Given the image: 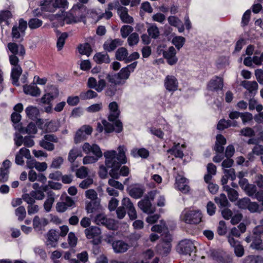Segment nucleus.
I'll return each mask as SVG.
<instances>
[{"mask_svg": "<svg viewBox=\"0 0 263 263\" xmlns=\"http://www.w3.org/2000/svg\"><path fill=\"white\" fill-rule=\"evenodd\" d=\"M116 179L111 178L108 180V184L112 187L117 189L123 191L124 190L123 185L120 182L115 180Z\"/></svg>", "mask_w": 263, "mask_h": 263, "instance_id": "nucleus-59", "label": "nucleus"}, {"mask_svg": "<svg viewBox=\"0 0 263 263\" xmlns=\"http://www.w3.org/2000/svg\"><path fill=\"white\" fill-rule=\"evenodd\" d=\"M242 263H263V258L259 256L249 255L243 259Z\"/></svg>", "mask_w": 263, "mask_h": 263, "instance_id": "nucleus-43", "label": "nucleus"}, {"mask_svg": "<svg viewBox=\"0 0 263 263\" xmlns=\"http://www.w3.org/2000/svg\"><path fill=\"white\" fill-rule=\"evenodd\" d=\"M223 86V79L220 77H216L215 79L211 80L209 82L208 88L210 90H218L222 89Z\"/></svg>", "mask_w": 263, "mask_h": 263, "instance_id": "nucleus-22", "label": "nucleus"}, {"mask_svg": "<svg viewBox=\"0 0 263 263\" xmlns=\"http://www.w3.org/2000/svg\"><path fill=\"white\" fill-rule=\"evenodd\" d=\"M112 247L116 253H123L128 250L129 246L122 240H117L112 242Z\"/></svg>", "mask_w": 263, "mask_h": 263, "instance_id": "nucleus-18", "label": "nucleus"}, {"mask_svg": "<svg viewBox=\"0 0 263 263\" xmlns=\"http://www.w3.org/2000/svg\"><path fill=\"white\" fill-rule=\"evenodd\" d=\"M155 197V193L150 192L144 198L138 202L139 208L144 212L147 214H152L155 212V208L152 206L151 200H153Z\"/></svg>", "mask_w": 263, "mask_h": 263, "instance_id": "nucleus-2", "label": "nucleus"}, {"mask_svg": "<svg viewBox=\"0 0 263 263\" xmlns=\"http://www.w3.org/2000/svg\"><path fill=\"white\" fill-rule=\"evenodd\" d=\"M97 93L95 91L89 89L86 92H82L80 94V98L82 100H87L97 97Z\"/></svg>", "mask_w": 263, "mask_h": 263, "instance_id": "nucleus-46", "label": "nucleus"}, {"mask_svg": "<svg viewBox=\"0 0 263 263\" xmlns=\"http://www.w3.org/2000/svg\"><path fill=\"white\" fill-rule=\"evenodd\" d=\"M48 239L46 244L48 246L55 248L57 246L59 236L55 230H50L47 234Z\"/></svg>", "mask_w": 263, "mask_h": 263, "instance_id": "nucleus-23", "label": "nucleus"}, {"mask_svg": "<svg viewBox=\"0 0 263 263\" xmlns=\"http://www.w3.org/2000/svg\"><path fill=\"white\" fill-rule=\"evenodd\" d=\"M137 64V62H134L126 67L122 68L119 72L117 73L120 80L123 82V85L125 83V81L128 79L131 71H133L135 68Z\"/></svg>", "mask_w": 263, "mask_h": 263, "instance_id": "nucleus-10", "label": "nucleus"}, {"mask_svg": "<svg viewBox=\"0 0 263 263\" xmlns=\"http://www.w3.org/2000/svg\"><path fill=\"white\" fill-rule=\"evenodd\" d=\"M196 249L193 242L189 239L182 240L178 245V251L180 254L184 255L191 254Z\"/></svg>", "mask_w": 263, "mask_h": 263, "instance_id": "nucleus-7", "label": "nucleus"}, {"mask_svg": "<svg viewBox=\"0 0 263 263\" xmlns=\"http://www.w3.org/2000/svg\"><path fill=\"white\" fill-rule=\"evenodd\" d=\"M133 31V28L128 25H124L121 29V35L123 38H126Z\"/></svg>", "mask_w": 263, "mask_h": 263, "instance_id": "nucleus-58", "label": "nucleus"}, {"mask_svg": "<svg viewBox=\"0 0 263 263\" xmlns=\"http://www.w3.org/2000/svg\"><path fill=\"white\" fill-rule=\"evenodd\" d=\"M95 222L97 224H102L109 229H113L115 226L113 220L107 219L105 216L102 214H98L96 216Z\"/></svg>", "mask_w": 263, "mask_h": 263, "instance_id": "nucleus-12", "label": "nucleus"}, {"mask_svg": "<svg viewBox=\"0 0 263 263\" xmlns=\"http://www.w3.org/2000/svg\"><path fill=\"white\" fill-rule=\"evenodd\" d=\"M117 86L112 84L109 85L105 90V95L108 97L115 96L117 91Z\"/></svg>", "mask_w": 263, "mask_h": 263, "instance_id": "nucleus-52", "label": "nucleus"}, {"mask_svg": "<svg viewBox=\"0 0 263 263\" xmlns=\"http://www.w3.org/2000/svg\"><path fill=\"white\" fill-rule=\"evenodd\" d=\"M23 90L25 93L33 97H37L40 95L41 91L35 83H31L23 86Z\"/></svg>", "mask_w": 263, "mask_h": 263, "instance_id": "nucleus-21", "label": "nucleus"}, {"mask_svg": "<svg viewBox=\"0 0 263 263\" xmlns=\"http://www.w3.org/2000/svg\"><path fill=\"white\" fill-rule=\"evenodd\" d=\"M42 25V21L38 18H31L29 21L28 26L31 29H36Z\"/></svg>", "mask_w": 263, "mask_h": 263, "instance_id": "nucleus-49", "label": "nucleus"}, {"mask_svg": "<svg viewBox=\"0 0 263 263\" xmlns=\"http://www.w3.org/2000/svg\"><path fill=\"white\" fill-rule=\"evenodd\" d=\"M25 111L27 117L30 119L32 120L37 119L39 110L36 107L32 106H29L26 108Z\"/></svg>", "mask_w": 263, "mask_h": 263, "instance_id": "nucleus-38", "label": "nucleus"}, {"mask_svg": "<svg viewBox=\"0 0 263 263\" xmlns=\"http://www.w3.org/2000/svg\"><path fill=\"white\" fill-rule=\"evenodd\" d=\"M15 215L17 217L19 221H23L26 215V211L24 206H20L15 210Z\"/></svg>", "mask_w": 263, "mask_h": 263, "instance_id": "nucleus-44", "label": "nucleus"}, {"mask_svg": "<svg viewBox=\"0 0 263 263\" xmlns=\"http://www.w3.org/2000/svg\"><path fill=\"white\" fill-rule=\"evenodd\" d=\"M163 54L170 65H173L176 63L177 58L175 55L176 50L173 46L170 47L167 50L164 51Z\"/></svg>", "mask_w": 263, "mask_h": 263, "instance_id": "nucleus-15", "label": "nucleus"}, {"mask_svg": "<svg viewBox=\"0 0 263 263\" xmlns=\"http://www.w3.org/2000/svg\"><path fill=\"white\" fill-rule=\"evenodd\" d=\"M67 5V1H44L41 6L43 11L52 12L57 8H65Z\"/></svg>", "mask_w": 263, "mask_h": 263, "instance_id": "nucleus-3", "label": "nucleus"}, {"mask_svg": "<svg viewBox=\"0 0 263 263\" xmlns=\"http://www.w3.org/2000/svg\"><path fill=\"white\" fill-rule=\"evenodd\" d=\"M15 128L22 133L25 132L28 134H35L37 132V128L35 124L32 122L30 123L25 129L22 127L21 124L15 126Z\"/></svg>", "mask_w": 263, "mask_h": 263, "instance_id": "nucleus-28", "label": "nucleus"}, {"mask_svg": "<svg viewBox=\"0 0 263 263\" xmlns=\"http://www.w3.org/2000/svg\"><path fill=\"white\" fill-rule=\"evenodd\" d=\"M168 22L171 25L177 27L180 32L184 31V26L182 22L178 18L174 16H169L168 17Z\"/></svg>", "mask_w": 263, "mask_h": 263, "instance_id": "nucleus-31", "label": "nucleus"}, {"mask_svg": "<svg viewBox=\"0 0 263 263\" xmlns=\"http://www.w3.org/2000/svg\"><path fill=\"white\" fill-rule=\"evenodd\" d=\"M252 249L263 251V243L260 236L253 235V241L250 245Z\"/></svg>", "mask_w": 263, "mask_h": 263, "instance_id": "nucleus-37", "label": "nucleus"}, {"mask_svg": "<svg viewBox=\"0 0 263 263\" xmlns=\"http://www.w3.org/2000/svg\"><path fill=\"white\" fill-rule=\"evenodd\" d=\"M53 92H48L45 94L41 99V102L43 104H49L50 102L59 96V90L57 88L53 87Z\"/></svg>", "mask_w": 263, "mask_h": 263, "instance_id": "nucleus-24", "label": "nucleus"}, {"mask_svg": "<svg viewBox=\"0 0 263 263\" xmlns=\"http://www.w3.org/2000/svg\"><path fill=\"white\" fill-rule=\"evenodd\" d=\"M85 234L88 239H93L92 241L93 244L97 245L101 242V231L99 227L92 226L87 228L85 230Z\"/></svg>", "mask_w": 263, "mask_h": 263, "instance_id": "nucleus-6", "label": "nucleus"}, {"mask_svg": "<svg viewBox=\"0 0 263 263\" xmlns=\"http://www.w3.org/2000/svg\"><path fill=\"white\" fill-rule=\"evenodd\" d=\"M131 154L134 157L140 156L143 158H146L149 156V152L144 148H134L131 151Z\"/></svg>", "mask_w": 263, "mask_h": 263, "instance_id": "nucleus-40", "label": "nucleus"}, {"mask_svg": "<svg viewBox=\"0 0 263 263\" xmlns=\"http://www.w3.org/2000/svg\"><path fill=\"white\" fill-rule=\"evenodd\" d=\"M176 184L178 189L184 193H187L189 191L190 187L186 183V179L185 178L178 175L176 178Z\"/></svg>", "mask_w": 263, "mask_h": 263, "instance_id": "nucleus-25", "label": "nucleus"}, {"mask_svg": "<svg viewBox=\"0 0 263 263\" xmlns=\"http://www.w3.org/2000/svg\"><path fill=\"white\" fill-rule=\"evenodd\" d=\"M166 89L170 91H174L178 87V81L176 78L173 76H167L164 81Z\"/></svg>", "mask_w": 263, "mask_h": 263, "instance_id": "nucleus-17", "label": "nucleus"}, {"mask_svg": "<svg viewBox=\"0 0 263 263\" xmlns=\"http://www.w3.org/2000/svg\"><path fill=\"white\" fill-rule=\"evenodd\" d=\"M23 157L26 158H30L31 155L28 149L23 147L21 148L18 153L15 156V161L17 165H23L24 164Z\"/></svg>", "mask_w": 263, "mask_h": 263, "instance_id": "nucleus-14", "label": "nucleus"}, {"mask_svg": "<svg viewBox=\"0 0 263 263\" xmlns=\"http://www.w3.org/2000/svg\"><path fill=\"white\" fill-rule=\"evenodd\" d=\"M171 243L161 242L158 246V250L159 253L163 255H166L171 251Z\"/></svg>", "mask_w": 263, "mask_h": 263, "instance_id": "nucleus-42", "label": "nucleus"}, {"mask_svg": "<svg viewBox=\"0 0 263 263\" xmlns=\"http://www.w3.org/2000/svg\"><path fill=\"white\" fill-rule=\"evenodd\" d=\"M93 59L98 64L109 63L110 62L109 55L107 54H102L101 52L96 53Z\"/></svg>", "mask_w": 263, "mask_h": 263, "instance_id": "nucleus-33", "label": "nucleus"}, {"mask_svg": "<svg viewBox=\"0 0 263 263\" xmlns=\"http://www.w3.org/2000/svg\"><path fill=\"white\" fill-rule=\"evenodd\" d=\"M151 230L158 233L165 232L167 228L165 224H157L152 227Z\"/></svg>", "mask_w": 263, "mask_h": 263, "instance_id": "nucleus-64", "label": "nucleus"}, {"mask_svg": "<svg viewBox=\"0 0 263 263\" xmlns=\"http://www.w3.org/2000/svg\"><path fill=\"white\" fill-rule=\"evenodd\" d=\"M110 114L108 116V120L115 121L119 116L120 111L118 108V105L116 102H112L108 106Z\"/></svg>", "mask_w": 263, "mask_h": 263, "instance_id": "nucleus-20", "label": "nucleus"}, {"mask_svg": "<svg viewBox=\"0 0 263 263\" xmlns=\"http://www.w3.org/2000/svg\"><path fill=\"white\" fill-rule=\"evenodd\" d=\"M83 151L87 154L92 153L95 158H99L102 157L103 154L100 147L96 144L90 145L89 143L86 142L82 146Z\"/></svg>", "mask_w": 263, "mask_h": 263, "instance_id": "nucleus-9", "label": "nucleus"}, {"mask_svg": "<svg viewBox=\"0 0 263 263\" xmlns=\"http://www.w3.org/2000/svg\"><path fill=\"white\" fill-rule=\"evenodd\" d=\"M244 191L249 197H254L257 192V187L254 184H249L244 189Z\"/></svg>", "mask_w": 263, "mask_h": 263, "instance_id": "nucleus-47", "label": "nucleus"}, {"mask_svg": "<svg viewBox=\"0 0 263 263\" xmlns=\"http://www.w3.org/2000/svg\"><path fill=\"white\" fill-rule=\"evenodd\" d=\"M86 139V136L85 133L79 129L76 133L75 137H74V142L77 144L79 143L82 141H84Z\"/></svg>", "mask_w": 263, "mask_h": 263, "instance_id": "nucleus-51", "label": "nucleus"}, {"mask_svg": "<svg viewBox=\"0 0 263 263\" xmlns=\"http://www.w3.org/2000/svg\"><path fill=\"white\" fill-rule=\"evenodd\" d=\"M54 201V193L52 191L48 192L47 199L44 203V208L46 212H49L50 211Z\"/></svg>", "mask_w": 263, "mask_h": 263, "instance_id": "nucleus-30", "label": "nucleus"}, {"mask_svg": "<svg viewBox=\"0 0 263 263\" xmlns=\"http://www.w3.org/2000/svg\"><path fill=\"white\" fill-rule=\"evenodd\" d=\"M123 41L119 39L108 40L105 42L103 48L105 50L110 52L114 50L118 46L122 45Z\"/></svg>", "mask_w": 263, "mask_h": 263, "instance_id": "nucleus-16", "label": "nucleus"}, {"mask_svg": "<svg viewBox=\"0 0 263 263\" xmlns=\"http://www.w3.org/2000/svg\"><path fill=\"white\" fill-rule=\"evenodd\" d=\"M88 175V170L85 166H82L78 169L76 172V176L78 178L81 179L85 178Z\"/></svg>", "mask_w": 263, "mask_h": 263, "instance_id": "nucleus-62", "label": "nucleus"}, {"mask_svg": "<svg viewBox=\"0 0 263 263\" xmlns=\"http://www.w3.org/2000/svg\"><path fill=\"white\" fill-rule=\"evenodd\" d=\"M121 203L122 206L125 207V209L127 210L130 219H136L137 217V212L130 199L127 197L124 198L122 200Z\"/></svg>", "mask_w": 263, "mask_h": 263, "instance_id": "nucleus-8", "label": "nucleus"}, {"mask_svg": "<svg viewBox=\"0 0 263 263\" xmlns=\"http://www.w3.org/2000/svg\"><path fill=\"white\" fill-rule=\"evenodd\" d=\"M118 151V154L115 151H108L104 153V156L105 158V165L108 168H111L109 174L112 178L116 179L119 178L120 175L126 176L129 173V169L126 166H123L120 171H119L121 165L126 163L127 161L125 146L123 145L119 146Z\"/></svg>", "mask_w": 263, "mask_h": 263, "instance_id": "nucleus-1", "label": "nucleus"}, {"mask_svg": "<svg viewBox=\"0 0 263 263\" xmlns=\"http://www.w3.org/2000/svg\"><path fill=\"white\" fill-rule=\"evenodd\" d=\"M118 6L117 3L115 4L110 3L108 5L107 9L105 10V13L103 14V15L107 19L110 18L112 16V14L110 10L114 8H116Z\"/></svg>", "mask_w": 263, "mask_h": 263, "instance_id": "nucleus-56", "label": "nucleus"}, {"mask_svg": "<svg viewBox=\"0 0 263 263\" xmlns=\"http://www.w3.org/2000/svg\"><path fill=\"white\" fill-rule=\"evenodd\" d=\"M214 201L219 208L228 207L230 205L226 195L223 193L220 194L219 196L215 197Z\"/></svg>", "mask_w": 263, "mask_h": 263, "instance_id": "nucleus-32", "label": "nucleus"}, {"mask_svg": "<svg viewBox=\"0 0 263 263\" xmlns=\"http://www.w3.org/2000/svg\"><path fill=\"white\" fill-rule=\"evenodd\" d=\"M67 36L68 35L66 33H63L58 38L57 45L59 50L62 49L64 45L65 40L67 38Z\"/></svg>", "mask_w": 263, "mask_h": 263, "instance_id": "nucleus-61", "label": "nucleus"}, {"mask_svg": "<svg viewBox=\"0 0 263 263\" xmlns=\"http://www.w3.org/2000/svg\"><path fill=\"white\" fill-rule=\"evenodd\" d=\"M248 210L252 213H260L263 211V206L260 205L256 202H252L251 201Z\"/></svg>", "mask_w": 263, "mask_h": 263, "instance_id": "nucleus-41", "label": "nucleus"}, {"mask_svg": "<svg viewBox=\"0 0 263 263\" xmlns=\"http://www.w3.org/2000/svg\"><path fill=\"white\" fill-rule=\"evenodd\" d=\"M118 13L120 15L122 21L124 23H131L133 22V18L128 15L127 10L125 7H120L118 8Z\"/></svg>", "mask_w": 263, "mask_h": 263, "instance_id": "nucleus-29", "label": "nucleus"}, {"mask_svg": "<svg viewBox=\"0 0 263 263\" xmlns=\"http://www.w3.org/2000/svg\"><path fill=\"white\" fill-rule=\"evenodd\" d=\"M75 202L72 198L66 196L64 202H59L56 204L57 211L60 213L66 211L68 208L74 205Z\"/></svg>", "mask_w": 263, "mask_h": 263, "instance_id": "nucleus-11", "label": "nucleus"}, {"mask_svg": "<svg viewBox=\"0 0 263 263\" xmlns=\"http://www.w3.org/2000/svg\"><path fill=\"white\" fill-rule=\"evenodd\" d=\"M260 224L255 227L253 230V235L260 236L263 235V218L259 221Z\"/></svg>", "mask_w": 263, "mask_h": 263, "instance_id": "nucleus-50", "label": "nucleus"}, {"mask_svg": "<svg viewBox=\"0 0 263 263\" xmlns=\"http://www.w3.org/2000/svg\"><path fill=\"white\" fill-rule=\"evenodd\" d=\"M78 49L80 54L86 55L87 57H89L92 51L90 44L88 43L79 45Z\"/></svg>", "mask_w": 263, "mask_h": 263, "instance_id": "nucleus-35", "label": "nucleus"}, {"mask_svg": "<svg viewBox=\"0 0 263 263\" xmlns=\"http://www.w3.org/2000/svg\"><path fill=\"white\" fill-rule=\"evenodd\" d=\"M106 79L110 84L116 85H123V82L120 80L118 73L113 72L107 73Z\"/></svg>", "mask_w": 263, "mask_h": 263, "instance_id": "nucleus-34", "label": "nucleus"}, {"mask_svg": "<svg viewBox=\"0 0 263 263\" xmlns=\"http://www.w3.org/2000/svg\"><path fill=\"white\" fill-rule=\"evenodd\" d=\"M147 32L149 36L153 39H157L160 35L159 29L156 25L150 26L147 29Z\"/></svg>", "mask_w": 263, "mask_h": 263, "instance_id": "nucleus-45", "label": "nucleus"}, {"mask_svg": "<svg viewBox=\"0 0 263 263\" xmlns=\"http://www.w3.org/2000/svg\"><path fill=\"white\" fill-rule=\"evenodd\" d=\"M172 42L178 49H180L184 44L185 38L182 36H176L173 38Z\"/></svg>", "mask_w": 263, "mask_h": 263, "instance_id": "nucleus-48", "label": "nucleus"}, {"mask_svg": "<svg viewBox=\"0 0 263 263\" xmlns=\"http://www.w3.org/2000/svg\"><path fill=\"white\" fill-rule=\"evenodd\" d=\"M139 40L138 34L136 33H132L128 38V43L129 46H133L135 45H136Z\"/></svg>", "mask_w": 263, "mask_h": 263, "instance_id": "nucleus-54", "label": "nucleus"}, {"mask_svg": "<svg viewBox=\"0 0 263 263\" xmlns=\"http://www.w3.org/2000/svg\"><path fill=\"white\" fill-rule=\"evenodd\" d=\"M240 85L246 89L253 96L256 94L258 88V85L256 81H242Z\"/></svg>", "mask_w": 263, "mask_h": 263, "instance_id": "nucleus-19", "label": "nucleus"}, {"mask_svg": "<svg viewBox=\"0 0 263 263\" xmlns=\"http://www.w3.org/2000/svg\"><path fill=\"white\" fill-rule=\"evenodd\" d=\"M250 201L251 200L249 198H243L238 201V205L241 209H248Z\"/></svg>", "mask_w": 263, "mask_h": 263, "instance_id": "nucleus-60", "label": "nucleus"}, {"mask_svg": "<svg viewBox=\"0 0 263 263\" xmlns=\"http://www.w3.org/2000/svg\"><path fill=\"white\" fill-rule=\"evenodd\" d=\"M217 233L219 235H224L227 233V227L224 221L221 220L219 222L217 228Z\"/></svg>", "mask_w": 263, "mask_h": 263, "instance_id": "nucleus-63", "label": "nucleus"}, {"mask_svg": "<svg viewBox=\"0 0 263 263\" xmlns=\"http://www.w3.org/2000/svg\"><path fill=\"white\" fill-rule=\"evenodd\" d=\"M202 214L200 211L190 210L186 212L183 220L186 223L196 224L201 221Z\"/></svg>", "mask_w": 263, "mask_h": 263, "instance_id": "nucleus-5", "label": "nucleus"}, {"mask_svg": "<svg viewBox=\"0 0 263 263\" xmlns=\"http://www.w3.org/2000/svg\"><path fill=\"white\" fill-rule=\"evenodd\" d=\"M58 137L54 135L47 134L40 141L39 145L47 151H52L54 149V145L53 143H58Z\"/></svg>", "mask_w": 263, "mask_h": 263, "instance_id": "nucleus-4", "label": "nucleus"}, {"mask_svg": "<svg viewBox=\"0 0 263 263\" xmlns=\"http://www.w3.org/2000/svg\"><path fill=\"white\" fill-rule=\"evenodd\" d=\"M100 205V201L99 199L91 200L86 206V209L88 213H92L96 211Z\"/></svg>", "mask_w": 263, "mask_h": 263, "instance_id": "nucleus-36", "label": "nucleus"}, {"mask_svg": "<svg viewBox=\"0 0 263 263\" xmlns=\"http://www.w3.org/2000/svg\"><path fill=\"white\" fill-rule=\"evenodd\" d=\"M240 133V135L248 137H253L255 135L254 130L250 127H246L241 129Z\"/></svg>", "mask_w": 263, "mask_h": 263, "instance_id": "nucleus-57", "label": "nucleus"}, {"mask_svg": "<svg viewBox=\"0 0 263 263\" xmlns=\"http://www.w3.org/2000/svg\"><path fill=\"white\" fill-rule=\"evenodd\" d=\"M22 73V69L20 66H14L11 71V77L12 84L15 86H19L18 79Z\"/></svg>", "mask_w": 263, "mask_h": 263, "instance_id": "nucleus-27", "label": "nucleus"}, {"mask_svg": "<svg viewBox=\"0 0 263 263\" xmlns=\"http://www.w3.org/2000/svg\"><path fill=\"white\" fill-rule=\"evenodd\" d=\"M128 53L127 50L124 47L119 48L116 52V58L119 61L125 60L126 62V59L128 58Z\"/></svg>", "mask_w": 263, "mask_h": 263, "instance_id": "nucleus-39", "label": "nucleus"}, {"mask_svg": "<svg viewBox=\"0 0 263 263\" xmlns=\"http://www.w3.org/2000/svg\"><path fill=\"white\" fill-rule=\"evenodd\" d=\"M88 1H80L77 5H74L72 7V11L73 12L80 11V12L83 13L86 12V9L85 7L84 6V4L87 3Z\"/></svg>", "mask_w": 263, "mask_h": 263, "instance_id": "nucleus-53", "label": "nucleus"}, {"mask_svg": "<svg viewBox=\"0 0 263 263\" xmlns=\"http://www.w3.org/2000/svg\"><path fill=\"white\" fill-rule=\"evenodd\" d=\"M234 249V253L238 257H242L245 254L243 247L240 244V242L237 243L233 247Z\"/></svg>", "mask_w": 263, "mask_h": 263, "instance_id": "nucleus-55", "label": "nucleus"}, {"mask_svg": "<svg viewBox=\"0 0 263 263\" xmlns=\"http://www.w3.org/2000/svg\"><path fill=\"white\" fill-rule=\"evenodd\" d=\"M144 192V188L139 185L132 186L130 189H129V195L135 199L140 198L142 197Z\"/></svg>", "mask_w": 263, "mask_h": 263, "instance_id": "nucleus-26", "label": "nucleus"}, {"mask_svg": "<svg viewBox=\"0 0 263 263\" xmlns=\"http://www.w3.org/2000/svg\"><path fill=\"white\" fill-rule=\"evenodd\" d=\"M7 47L12 54H19L20 55L24 57L26 53L25 49L22 44L18 45L15 43H9Z\"/></svg>", "mask_w": 263, "mask_h": 263, "instance_id": "nucleus-13", "label": "nucleus"}]
</instances>
